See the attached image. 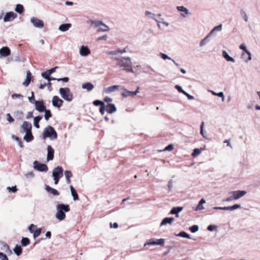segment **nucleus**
Returning <instances> with one entry per match:
<instances>
[{"label": "nucleus", "mask_w": 260, "mask_h": 260, "mask_svg": "<svg viewBox=\"0 0 260 260\" xmlns=\"http://www.w3.org/2000/svg\"><path fill=\"white\" fill-rule=\"evenodd\" d=\"M145 14V16L148 17L149 18H151L153 20L156 19V18H155L156 15L154 14L151 12L150 11H146Z\"/></svg>", "instance_id": "43"}, {"label": "nucleus", "mask_w": 260, "mask_h": 260, "mask_svg": "<svg viewBox=\"0 0 260 260\" xmlns=\"http://www.w3.org/2000/svg\"><path fill=\"white\" fill-rule=\"evenodd\" d=\"M88 23L90 24V26H93L96 28L100 27L102 25H104V23L100 20H90L88 21Z\"/></svg>", "instance_id": "15"}, {"label": "nucleus", "mask_w": 260, "mask_h": 260, "mask_svg": "<svg viewBox=\"0 0 260 260\" xmlns=\"http://www.w3.org/2000/svg\"><path fill=\"white\" fill-rule=\"evenodd\" d=\"M175 89H176L179 92H181L183 94H184V93L185 92V91H184V90L182 89V87L180 86V85H176L175 86Z\"/></svg>", "instance_id": "58"}, {"label": "nucleus", "mask_w": 260, "mask_h": 260, "mask_svg": "<svg viewBox=\"0 0 260 260\" xmlns=\"http://www.w3.org/2000/svg\"><path fill=\"white\" fill-rule=\"evenodd\" d=\"M175 219L174 217H166L164 218L160 223V226L166 225L167 224H172Z\"/></svg>", "instance_id": "21"}, {"label": "nucleus", "mask_w": 260, "mask_h": 260, "mask_svg": "<svg viewBox=\"0 0 260 260\" xmlns=\"http://www.w3.org/2000/svg\"><path fill=\"white\" fill-rule=\"evenodd\" d=\"M235 193L237 198V200L244 197L246 193L247 192L244 190H236Z\"/></svg>", "instance_id": "35"}, {"label": "nucleus", "mask_w": 260, "mask_h": 260, "mask_svg": "<svg viewBox=\"0 0 260 260\" xmlns=\"http://www.w3.org/2000/svg\"><path fill=\"white\" fill-rule=\"evenodd\" d=\"M233 200H237V198L235 191H231L229 192L228 197L225 199L223 201L231 202Z\"/></svg>", "instance_id": "17"}, {"label": "nucleus", "mask_w": 260, "mask_h": 260, "mask_svg": "<svg viewBox=\"0 0 260 260\" xmlns=\"http://www.w3.org/2000/svg\"><path fill=\"white\" fill-rule=\"evenodd\" d=\"M22 128L24 132H31V124L27 121H24L22 125Z\"/></svg>", "instance_id": "20"}, {"label": "nucleus", "mask_w": 260, "mask_h": 260, "mask_svg": "<svg viewBox=\"0 0 260 260\" xmlns=\"http://www.w3.org/2000/svg\"><path fill=\"white\" fill-rule=\"evenodd\" d=\"M173 149V146L172 144H170L166 146L163 151H170Z\"/></svg>", "instance_id": "64"}, {"label": "nucleus", "mask_w": 260, "mask_h": 260, "mask_svg": "<svg viewBox=\"0 0 260 260\" xmlns=\"http://www.w3.org/2000/svg\"><path fill=\"white\" fill-rule=\"evenodd\" d=\"M30 21V22L33 24L34 26L35 27L42 28L44 26V23L43 21L35 17H31Z\"/></svg>", "instance_id": "6"}, {"label": "nucleus", "mask_w": 260, "mask_h": 260, "mask_svg": "<svg viewBox=\"0 0 260 260\" xmlns=\"http://www.w3.org/2000/svg\"><path fill=\"white\" fill-rule=\"evenodd\" d=\"M31 96L28 97V100L30 103L35 104V101H36L35 100V96H34V92H31Z\"/></svg>", "instance_id": "56"}, {"label": "nucleus", "mask_w": 260, "mask_h": 260, "mask_svg": "<svg viewBox=\"0 0 260 260\" xmlns=\"http://www.w3.org/2000/svg\"><path fill=\"white\" fill-rule=\"evenodd\" d=\"M57 133L52 126L48 125L44 129L43 134L44 139L49 138L51 140H54L57 138Z\"/></svg>", "instance_id": "3"}, {"label": "nucleus", "mask_w": 260, "mask_h": 260, "mask_svg": "<svg viewBox=\"0 0 260 260\" xmlns=\"http://www.w3.org/2000/svg\"><path fill=\"white\" fill-rule=\"evenodd\" d=\"M177 236L186 238L187 239L190 238L189 235L185 232H180L177 235Z\"/></svg>", "instance_id": "46"}, {"label": "nucleus", "mask_w": 260, "mask_h": 260, "mask_svg": "<svg viewBox=\"0 0 260 260\" xmlns=\"http://www.w3.org/2000/svg\"><path fill=\"white\" fill-rule=\"evenodd\" d=\"M59 93L61 97L67 102H71L73 99V95L68 87L60 88Z\"/></svg>", "instance_id": "4"}, {"label": "nucleus", "mask_w": 260, "mask_h": 260, "mask_svg": "<svg viewBox=\"0 0 260 260\" xmlns=\"http://www.w3.org/2000/svg\"><path fill=\"white\" fill-rule=\"evenodd\" d=\"M90 53V51L87 46H82L79 50V54L82 56H86Z\"/></svg>", "instance_id": "12"}, {"label": "nucleus", "mask_w": 260, "mask_h": 260, "mask_svg": "<svg viewBox=\"0 0 260 260\" xmlns=\"http://www.w3.org/2000/svg\"><path fill=\"white\" fill-rule=\"evenodd\" d=\"M119 87L118 85H113L106 88H105L103 90L104 92L106 93H109L114 91L117 89Z\"/></svg>", "instance_id": "26"}, {"label": "nucleus", "mask_w": 260, "mask_h": 260, "mask_svg": "<svg viewBox=\"0 0 260 260\" xmlns=\"http://www.w3.org/2000/svg\"><path fill=\"white\" fill-rule=\"evenodd\" d=\"M71 26L72 24L71 23H64L59 25L58 29L61 31L64 32L68 30Z\"/></svg>", "instance_id": "23"}, {"label": "nucleus", "mask_w": 260, "mask_h": 260, "mask_svg": "<svg viewBox=\"0 0 260 260\" xmlns=\"http://www.w3.org/2000/svg\"><path fill=\"white\" fill-rule=\"evenodd\" d=\"M52 103L54 107L60 108L62 106L63 101L58 96L55 95L52 98Z\"/></svg>", "instance_id": "8"}, {"label": "nucleus", "mask_w": 260, "mask_h": 260, "mask_svg": "<svg viewBox=\"0 0 260 260\" xmlns=\"http://www.w3.org/2000/svg\"><path fill=\"white\" fill-rule=\"evenodd\" d=\"M170 214H175L176 216L177 217H178L179 216V212H178V211L177 210H176L175 209L174 207L171 209V210L170 211Z\"/></svg>", "instance_id": "59"}, {"label": "nucleus", "mask_w": 260, "mask_h": 260, "mask_svg": "<svg viewBox=\"0 0 260 260\" xmlns=\"http://www.w3.org/2000/svg\"><path fill=\"white\" fill-rule=\"evenodd\" d=\"M33 165L34 169L37 171L46 172L48 170V167L46 164L40 163L37 160L34 161Z\"/></svg>", "instance_id": "5"}, {"label": "nucleus", "mask_w": 260, "mask_h": 260, "mask_svg": "<svg viewBox=\"0 0 260 260\" xmlns=\"http://www.w3.org/2000/svg\"><path fill=\"white\" fill-rule=\"evenodd\" d=\"M64 175L66 178H71L73 176L72 172L69 170L65 171Z\"/></svg>", "instance_id": "52"}, {"label": "nucleus", "mask_w": 260, "mask_h": 260, "mask_svg": "<svg viewBox=\"0 0 260 260\" xmlns=\"http://www.w3.org/2000/svg\"><path fill=\"white\" fill-rule=\"evenodd\" d=\"M41 229H37L35 232H34V238L35 239L36 238L39 236L41 234Z\"/></svg>", "instance_id": "51"}, {"label": "nucleus", "mask_w": 260, "mask_h": 260, "mask_svg": "<svg viewBox=\"0 0 260 260\" xmlns=\"http://www.w3.org/2000/svg\"><path fill=\"white\" fill-rule=\"evenodd\" d=\"M173 181L172 179L170 180L168 182V187L170 191H171L173 188Z\"/></svg>", "instance_id": "63"}, {"label": "nucleus", "mask_w": 260, "mask_h": 260, "mask_svg": "<svg viewBox=\"0 0 260 260\" xmlns=\"http://www.w3.org/2000/svg\"><path fill=\"white\" fill-rule=\"evenodd\" d=\"M31 74L29 71L26 72V78L23 84L24 86L27 87L29 84L31 79Z\"/></svg>", "instance_id": "25"}, {"label": "nucleus", "mask_w": 260, "mask_h": 260, "mask_svg": "<svg viewBox=\"0 0 260 260\" xmlns=\"http://www.w3.org/2000/svg\"><path fill=\"white\" fill-rule=\"evenodd\" d=\"M2 250H4L7 253H8V254H11L12 253L11 250L10 249L9 246L7 243H6L5 242H2Z\"/></svg>", "instance_id": "32"}, {"label": "nucleus", "mask_w": 260, "mask_h": 260, "mask_svg": "<svg viewBox=\"0 0 260 260\" xmlns=\"http://www.w3.org/2000/svg\"><path fill=\"white\" fill-rule=\"evenodd\" d=\"M165 243V239H157L156 240V244L159 245H164Z\"/></svg>", "instance_id": "61"}, {"label": "nucleus", "mask_w": 260, "mask_h": 260, "mask_svg": "<svg viewBox=\"0 0 260 260\" xmlns=\"http://www.w3.org/2000/svg\"><path fill=\"white\" fill-rule=\"evenodd\" d=\"M204 148H201L200 149L198 148H195L193 149V152L191 154V155L193 157H196L198 155H199L201 152L204 150Z\"/></svg>", "instance_id": "38"}, {"label": "nucleus", "mask_w": 260, "mask_h": 260, "mask_svg": "<svg viewBox=\"0 0 260 260\" xmlns=\"http://www.w3.org/2000/svg\"><path fill=\"white\" fill-rule=\"evenodd\" d=\"M55 217L59 220H63L66 218V212L70 211V206L68 204H59L56 205Z\"/></svg>", "instance_id": "2"}, {"label": "nucleus", "mask_w": 260, "mask_h": 260, "mask_svg": "<svg viewBox=\"0 0 260 260\" xmlns=\"http://www.w3.org/2000/svg\"><path fill=\"white\" fill-rule=\"evenodd\" d=\"M206 203V200L204 199H202L199 202L198 206L194 209L195 211H199L203 210L204 209V207L203 206V204Z\"/></svg>", "instance_id": "31"}, {"label": "nucleus", "mask_w": 260, "mask_h": 260, "mask_svg": "<svg viewBox=\"0 0 260 260\" xmlns=\"http://www.w3.org/2000/svg\"><path fill=\"white\" fill-rule=\"evenodd\" d=\"M11 54V50L8 47H3L0 49V58L6 57L10 55Z\"/></svg>", "instance_id": "10"}, {"label": "nucleus", "mask_w": 260, "mask_h": 260, "mask_svg": "<svg viewBox=\"0 0 260 260\" xmlns=\"http://www.w3.org/2000/svg\"><path fill=\"white\" fill-rule=\"evenodd\" d=\"M45 189L48 192L52 194L53 196H58L59 194L57 190L47 185H45Z\"/></svg>", "instance_id": "22"}, {"label": "nucleus", "mask_w": 260, "mask_h": 260, "mask_svg": "<svg viewBox=\"0 0 260 260\" xmlns=\"http://www.w3.org/2000/svg\"><path fill=\"white\" fill-rule=\"evenodd\" d=\"M222 25L221 24H219L217 26H215L208 34L211 37L215 36V32L217 31H220L222 30Z\"/></svg>", "instance_id": "18"}, {"label": "nucleus", "mask_w": 260, "mask_h": 260, "mask_svg": "<svg viewBox=\"0 0 260 260\" xmlns=\"http://www.w3.org/2000/svg\"><path fill=\"white\" fill-rule=\"evenodd\" d=\"M30 243V240L28 238L23 237L21 241V244L22 246H26Z\"/></svg>", "instance_id": "39"}, {"label": "nucleus", "mask_w": 260, "mask_h": 260, "mask_svg": "<svg viewBox=\"0 0 260 260\" xmlns=\"http://www.w3.org/2000/svg\"><path fill=\"white\" fill-rule=\"evenodd\" d=\"M114 59L117 61V66L123 68V69L127 72H134L132 69V62L129 57H116Z\"/></svg>", "instance_id": "1"}, {"label": "nucleus", "mask_w": 260, "mask_h": 260, "mask_svg": "<svg viewBox=\"0 0 260 260\" xmlns=\"http://www.w3.org/2000/svg\"><path fill=\"white\" fill-rule=\"evenodd\" d=\"M16 97L21 100H22L23 96L21 94L14 93L12 95V98H14Z\"/></svg>", "instance_id": "57"}, {"label": "nucleus", "mask_w": 260, "mask_h": 260, "mask_svg": "<svg viewBox=\"0 0 260 260\" xmlns=\"http://www.w3.org/2000/svg\"><path fill=\"white\" fill-rule=\"evenodd\" d=\"M13 250H14V253L17 256H19L22 253V249L20 246H18L17 245L15 246Z\"/></svg>", "instance_id": "37"}, {"label": "nucleus", "mask_w": 260, "mask_h": 260, "mask_svg": "<svg viewBox=\"0 0 260 260\" xmlns=\"http://www.w3.org/2000/svg\"><path fill=\"white\" fill-rule=\"evenodd\" d=\"M211 37L207 35L206 37L202 39L200 42V46L203 47L206 45L210 41Z\"/></svg>", "instance_id": "33"}, {"label": "nucleus", "mask_w": 260, "mask_h": 260, "mask_svg": "<svg viewBox=\"0 0 260 260\" xmlns=\"http://www.w3.org/2000/svg\"><path fill=\"white\" fill-rule=\"evenodd\" d=\"M105 111H106V107L105 105L104 106L101 107L100 109V112L102 115H104Z\"/></svg>", "instance_id": "62"}, {"label": "nucleus", "mask_w": 260, "mask_h": 260, "mask_svg": "<svg viewBox=\"0 0 260 260\" xmlns=\"http://www.w3.org/2000/svg\"><path fill=\"white\" fill-rule=\"evenodd\" d=\"M222 55L226 61H231L232 62H235V59L231 57L226 51L223 50L222 51Z\"/></svg>", "instance_id": "24"}, {"label": "nucleus", "mask_w": 260, "mask_h": 260, "mask_svg": "<svg viewBox=\"0 0 260 260\" xmlns=\"http://www.w3.org/2000/svg\"><path fill=\"white\" fill-rule=\"evenodd\" d=\"M106 111L110 114H112L117 110L115 105L113 104H108L106 106Z\"/></svg>", "instance_id": "19"}, {"label": "nucleus", "mask_w": 260, "mask_h": 260, "mask_svg": "<svg viewBox=\"0 0 260 260\" xmlns=\"http://www.w3.org/2000/svg\"><path fill=\"white\" fill-rule=\"evenodd\" d=\"M101 26H104V28H99L97 30L98 32H106L109 30V27L105 23Z\"/></svg>", "instance_id": "45"}, {"label": "nucleus", "mask_w": 260, "mask_h": 260, "mask_svg": "<svg viewBox=\"0 0 260 260\" xmlns=\"http://www.w3.org/2000/svg\"><path fill=\"white\" fill-rule=\"evenodd\" d=\"M82 88L87 89V91H91L94 88V85L90 82H86L82 84Z\"/></svg>", "instance_id": "30"}, {"label": "nucleus", "mask_w": 260, "mask_h": 260, "mask_svg": "<svg viewBox=\"0 0 260 260\" xmlns=\"http://www.w3.org/2000/svg\"><path fill=\"white\" fill-rule=\"evenodd\" d=\"M42 117L40 116H36L34 118V125L36 128H40L39 122L42 119Z\"/></svg>", "instance_id": "34"}, {"label": "nucleus", "mask_w": 260, "mask_h": 260, "mask_svg": "<svg viewBox=\"0 0 260 260\" xmlns=\"http://www.w3.org/2000/svg\"><path fill=\"white\" fill-rule=\"evenodd\" d=\"M35 108L36 110L40 112H44L46 109L43 101H35Z\"/></svg>", "instance_id": "9"}, {"label": "nucleus", "mask_w": 260, "mask_h": 260, "mask_svg": "<svg viewBox=\"0 0 260 260\" xmlns=\"http://www.w3.org/2000/svg\"><path fill=\"white\" fill-rule=\"evenodd\" d=\"M15 11L19 14H22L24 12V7L21 4H17L15 8Z\"/></svg>", "instance_id": "40"}, {"label": "nucleus", "mask_w": 260, "mask_h": 260, "mask_svg": "<svg viewBox=\"0 0 260 260\" xmlns=\"http://www.w3.org/2000/svg\"><path fill=\"white\" fill-rule=\"evenodd\" d=\"M199 226L198 225H193L189 227V230L192 233H196L199 230Z\"/></svg>", "instance_id": "49"}, {"label": "nucleus", "mask_w": 260, "mask_h": 260, "mask_svg": "<svg viewBox=\"0 0 260 260\" xmlns=\"http://www.w3.org/2000/svg\"><path fill=\"white\" fill-rule=\"evenodd\" d=\"M44 112H45V119L47 121L50 117H52V114L49 110L46 109Z\"/></svg>", "instance_id": "44"}, {"label": "nucleus", "mask_w": 260, "mask_h": 260, "mask_svg": "<svg viewBox=\"0 0 260 260\" xmlns=\"http://www.w3.org/2000/svg\"><path fill=\"white\" fill-rule=\"evenodd\" d=\"M7 120L8 121H9L10 123H12L14 122V118L11 116L10 113H7Z\"/></svg>", "instance_id": "54"}, {"label": "nucleus", "mask_w": 260, "mask_h": 260, "mask_svg": "<svg viewBox=\"0 0 260 260\" xmlns=\"http://www.w3.org/2000/svg\"><path fill=\"white\" fill-rule=\"evenodd\" d=\"M0 260H9V258L6 254L0 252Z\"/></svg>", "instance_id": "60"}, {"label": "nucleus", "mask_w": 260, "mask_h": 260, "mask_svg": "<svg viewBox=\"0 0 260 260\" xmlns=\"http://www.w3.org/2000/svg\"><path fill=\"white\" fill-rule=\"evenodd\" d=\"M176 8L179 11L181 12L180 15L183 17H185L186 15L191 14L189 10L183 6H177Z\"/></svg>", "instance_id": "13"}, {"label": "nucleus", "mask_w": 260, "mask_h": 260, "mask_svg": "<svg viewBox=\"0 0 260 260\" xmlns=\"http://www.w3.org/2000/svg\"><path fill=\"white\" fill-rule=\"evenodd\" d=\"M240 15L244 20V21L246 22H248V17L246 13V12L243 9H241L240 11Z\"/></svg>", "instance_id": "36"}, {"label": "nucleus", "mask_w": 260, "mask_h": 260, "mask_svg": "<svg viewBox=\"0 0 260 260\" xmlns=\"http://www.w3.org/2000/svg\"><path fill=\"white\" fill-rule=\"evenodd\" d=\"M139 87H138L137 89L135 91H131L127 90H125L124 92L122 93V95L123 97H127V96H132L136 95L139 92Z\"/></svg>", "instance_id": "16"}, {"label": "nucleus", "mask_w": 260, "mask_h": 260, "mask_svg": "<svg viewBox=\"0 0 260 260\" xmlns=\"http://www.w3.org/2000/svg\"><path fill=\"white\" fill-rule=\"evenodd\" d=\"M240 208H241L240 205L235 204L232 206L226 207V210L233 211Z\"/></svg>", "instance_id": "41"}, {"label": "nucleus", "mask_w": 260, "mask_h": 260, "mask_svg": "<svg viewBox=\"0 0 260 260\" xmlns=\"http://www.w3.org/2000/svg\"><path fill=\"white\" fill-rule=\"evenodd\" d=\"M210 92L212 93V94L214 95H217L220 98H222V101H224V93L223 92H219L218 93H216L215 91L213 90H211Z\"/></svg>", "instance_id": "42"}, {"label": "nucleus", "mask_w": 260, "mask_h": 260, "mask_svg": "<svg viewBox=\"0 0 260 260\" xmlns=\"http://www.w3.org/2000/svg\"><path fill=\"white\" fill-rule=\"evenodd\" d=\"M17 17V14L12 11L7 12L4 17L5 22H11L14 20Z\"/></svg>", "instance_id": "7"}, {"label": "nucleus", "mask_w": 260, "mask_h": 260, "mask_svg": "<svg viewBox=\"0 0 260 260\" xmlns=\"http://www.w3.org/2000/svg\"><path fill=\"white\" fill-rule=\"evenodd\" d=\"M159 55L164 60L169 59V60H172V59L171 57H170L167 54H166L165 53H160Z\"/></svg>", "instance_id": "53"}, {"label": "nucleus", "mask_w": 260, "mask_h": 260, "mask_svg": "<svg viewBox=\"0 0 260 260\" xmlns=\"http://www.w3.org/2000/svg\"><path fill=\"white\" fill-rule=\"evenodd\" d=\"M7 190L9 192H16L18 190V189L17 188L16 186H14L12 187H7Z\"/></svg>", "instance_id": "50"}, {"label": "nucleus", "mask_w": 260, "mask_h": 260, "mask_svg": "<svg viewBox=\"0 0 260 260\" xmlns=\"http://www.w3.org/2000/svg\"><path fill=\"white\" fill-rule=\"evenodd\" d=\"M47 161L52 160L54 158V150L50 145H48L47 148Z\"/></svg>", "instance_id": "14"}, {"label": "nucleus", "mask_w": 260, "mask_h": 260, "mask_svg": "<svg viewBox=\"0 0 260 260\" xmlns=\"http://www.w3.org/2000/svg\"><path fill=\"white\" fill-rule=\"evenodd\" d=\"M240 48L244 51L243 53H248V52H249V51L247 49L245 45L244 44H242L240 45Z\"/></svg>", "instance_id": "55"}, {"label": "nucleus", "mask_w": 260, "mask_h": 260, "mask_svg": "<svg viewBox=\"0 0 260 260\" xmlns=\"http://www.w3.org/2000/svg\"><path fill=\"white\" fill-rule=\"evenodd\" d=\"M52 176H57L61 178L63 176V169L60 166L55 168L52 172Z\"/></svg>", "instance_id": "11"}, {"label": "nucleus", "mask_w": 260, "mask_h": 260, "mask_svg": "<svg viewBox=\"0 0 260 260\" xmlns=\"http://www.w3.org/2000/svg\"><path fill=\"white\" fill-rule=\"evenodd\" d=\"M70 188L71 189V194L72 196L73 197V200L74 201L79 200L78 195L76 189L72 185H70Z\"/></svg>", "instance_id": "28"}, {"label": "nucleus", "mask_w": 260, "mask_h": 260, "mask_svg": "<svg viewBox=\"0 0 260 260\" xmlns=\"http://www.w3.org/2000/svg\"><path fill=\"white\" fill-rule=\"evenodd\" d=\"M241 58L244 60V61L247 62L251 59V55L250 52L242 53L241 54Z\"/></svg>", "instance_id": "29"}, {"label": "nucleus", "mask_w": 260, "mask_h": 260, "mask_svg": "<svg viewBox=\"0 0 260 260\" xmlns=\"http://www.w3.org/2000/svg\"><path fill=\"white\" fill-rule=\"evenodd\" d=\"M93 104L95 106H101V107H102L105 105V104L103 101L99 100L94 101Z\"/></svg>", "instance_id": "47"}, {"label": "nucleus", "mask_w": 260, "mask_h": 260, "mask_svg": "<svg viewBox=\"0 0 260 260\" xmlns=\"http://www.w3.org/2000/svg\"><path fill=\"white\" fill-rule=\"evenodd\" d=\"M25 133L26 134L23 137V139L27 142H30L32 141L34 139V137L31 132H25Z\"/></svg>", "instance_id": "27"}, {"label": "nucleus", "mask_w": 260, "mask_h": 260, "mask_svg": "<svg viewBox=\"0 0 260 260\" xmlns=\"http://www.w3.org/2000/svg\"><path fill=\"white\" fill-rule=\"evenodd\" d=\"M50 74L48 73V72L47 71L43 72L41 73V76L43 78L46 79L47 80H48L49 78L50 77Z\"/></svg>", "instance_id": "48"}]
</instances>
